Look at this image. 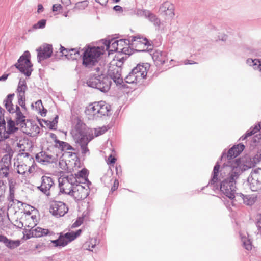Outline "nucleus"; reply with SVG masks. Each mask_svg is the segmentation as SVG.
<instances>
[{
	"label": "nucleus",
	"instance_id": "obj_6",
	"mask_svg": "<svg viewBox=\"0 0 261 261\" xmlns=\"http://www.w3.org/2000/svg\"><path fill=\"white\" fill-rule=\"evenodd\" d=\"M100 74H95L94 77H91L87 82L88 86L97 88L102 92H106L110 87V81L109 79L102 74V71H100Z\"/></svg>",
	"mask_w": 261,
	"mask_h": 261
},
{
	"label": "nucleus",
	"instance_id": "obj_9",
	"mask_svg": "<svg viewBox=\"0 0 261 261\" xmlns=\"http://www.w3.org/2000/svg\"><path fill=\"white\" fill-rule=\"evenodd\" d=\"M74 175L71 174L66 177H61L59 179V185L62 193L71 195L73 187L76 185Z\"/></svg>",
	"mask_w": 261,
	"mask_h": 261
},
{
	"label": "nucleus",
	"instance_id": "obj_33",
	"mask_svg": "<svg viewBox=\"0 0 261 261\" xmlns=\"http://www.w3.org/2000/svg\"><path fill=\"white\" fill-rule=\"evenodd\" d=\"M18 202L19 203H20L21 205L23 207L24 216V215H32L37 214V210L34 207H33L29 204L21 203L20 201H18Z\"/></svg>",
	"mask_w": 261,
	"mask_h": 261
},
{
	"label": "nucleus",
	"instance_id": "obj_39",
	"mask_svg": "<svg viewBox=\"0 0 261 261\" xmlns=\"http://www.w3.org/2000/svg\"><path fill=\"white\" fill-rule=\"evenodd\" d=\"M111 78L113 81L118 84H121L122 82V78L121 77V74L118 71V68H116L114 70L113 73H110Z\"/></svg>",
	"mask_w": 261,
	"mask_h": 261
},
{
	"label": "nucleus",
	"instance_id": "obj_55",
	"mask_svg": "<svg viewBox=\"0 0 261 261\" xmlns=\"http://www.w3.org/2000/svg\"><path fill=\"white\" fill-rule=\"evenodd\" d=\"M9 240L6 236L4 235H0V242L3 243L5 246L7 245V242Z\"/></svg>",
	"mask_w": 261,
	"mask_h": 261
},
{
	"label": "nucleus",
	"instance_id": "obj_11",
	"mask_svg": "<svg viewBox=\"0 0 261 261\" xmlns=\"http://www.w3.org/2000/svg\"><path fill=\"white\" fill-rule=\"evenodd\" d=\"M250 188L253 191L261 190V168L254 170L248 178Z\"/></svg>",
	"mask_w": 261,
	"mask_h": 261
},
{
	"label": "nucleus",
	"instance_id": "obj_8",
	"mask_svg": "<svg viewBox=\"0 0 261 261\" xmlns=\"http://www.w3.org/2000/svg\"><path fill=\"white\" fill-rule=\"evenodd\" d=\"M46 142L48 146H50V144L54 143L55 147L58 148L61 151L75 150V149L68 143L60 141L58 139L57 136L53 133H50L48 134L46 137Z\"/></svg>",
	"mask_w": 261,
	"mask_h": 261
},
{
	"label": "nucleus",
	"instance_id": "obj_3",
	"mask_svg": "<svg viewBox=\"0 0 261 261\" xmlns=\"http://www.w3.org/2000/svg\"><path fill=\"white\" fill-rule=\"evenodd\" d=\"M71 134L76 143L80 145L83 154H86L89 152L87 147L88 143L93 138V132L91 135L90 133L87 132L79 125L71 130Z\"/></svg>",
	"mask_w": 261,
	"mask_h": 261
},
{
	"label": "nucleus",
	"instance_id": "obj_30",
	"mask_svg": "<svg viewBox=\"0 0 261 261\" xmlns=\"http://www.w3.org/2000/svg\"><path fill=\"white\" fill-rule=\"evenodd\" d=\"M31 232L33 237L39 238L47 235L49 233V231L47 229H44L40 227H37L33 229Z\"/></svg>",
	"mask_w": 261,
	"mask_h": 261
},
{
	"label": "nucleus",
	"instance_id": "obj_13",
	"mask_svg": "<svg viewBox=\"0 0 261 261\" xmlns=\"http://www.w3.org/2000/svg\"><path fill=\"white\" fill-rule=\"evenodd\" d=\"M11 95H8V99L5 104L6 109L12 115L14 114L15 118L16 121V124L19 125L20 122L24 121L25 116L21 113L19 107L17 105H14L12 103L11 100L10 99V97Z\"/></svg>",
	"mask_w": 261,
	"mask_h": 261
},
{
	"label": "nucleus",
	"instance_id": "obj_36",
	"mask_svg": "<svg viewBox=\"0 0 261 261\" xmlns=\"http://www.w3.org/2000/svg\"><path fill=\"white\" fill-rule=\"evenodd\" d=\"M220 165L216 164L213 169V174L211 180L209 182V185H212L217 182L218 180V175L220 169Z\"/></svg>",
	"mask_w": 261,
	"mask_h": 261
},
{
	"label": "nucleus",
	"instance_id": "obj_41",
	"mask_svg": "<svg viewBox=\"0 0 261 261\" xmlns=\"http://www.w3.org/2000/svg\"><path fill=\"white\" fill-rule=\"evenodd\" d=\"M58 116L56 115L53 121L44 120V123L50 129H55L58 123Z\"/></svg>",
	"mask_w": 261,
	"mask_h": 261
},
{
	"label": "nucleus",
	"instance_id": "obj_53",
	"mask_svg": "<svg viewBox=\"0 0 261 261\" xmlns=\"http://www.w3.org/2000/svg\"><path fill=\"white\" fill-rule=\"evenodd\" d=\"M5 190V185L2 180H0V196H1L4 193Z\"/></svg>",
	"mask_w": 261,
	"mask_h": 261
},
{
	"label": "nucleus",
	"instance_id": "obj_34",
	"mask_svg": "<svg viewBox=\"0 0 261 261\" xmlns=\"http://www.w3.org/2000/svg\"><path fill=\"white\" fill-rule=\"evenodd\" d=\"M143 14L146 17H148L149 19L153 22L155 25H159L160 24V20L156 17V16L151 13L148 10H143Z\"/></svg>",
	"mask_w": 261,
	"mask_h": 261
},
{
	"label": "nucleus",
	"instance_id": "obj_29",
	"mask_svg": "<svg viewBox=\"0 0 261 261\" xmlns=\"http://www.w3.org/2000/svg\"><path fill=\"white\" fill-rule=\"evenodd\" d=\"M27 89L28 87L25 80L20 79L17 89L18 96H25V92Z\"/></svg>",
	"mask_w": 261,
	"mask_h": 261
},
{
	"label": "nucleus",
	"instance_id": "obj_18",
	"mask_svg": "<svg viewBox=\"0 0 261 261\" xmlns=\"http://www.w3.org/2000/svg\"><path fill=\"white\" fill-rule=\"evenodd\" d=\"M149 45L148 40L143 37H135L132 40V47L138 51H144L147 50Z\"/></svg>",
	"mask_w": 261,
	"mask_h": 261
},
{
	"label": "nucleus",
	"instance_id": "obj_58",
	"mask_svg": "<svg viewBox=\"0 0 261 261\" xmlns=\"http://www.w3.org/2000/svg\"><path fill=\"white\" fill-rule=\"evenodd\" d=\"M9 75V74L5 73L3 74L1 76H0V82L5 81L7 79Z\"/></svg>",
	"mask_w": 261,
	"mask_h": 261
},
{
	"label": "nucleus",
	"instance_id": "obj_50",
	"mask_svg": "<svg viewBox=\"0 0 261 261\" xmlns=\"http://www.w3.org/2000/svg\"><path fill=\"white\" fill-rule=\"evenodd\" d=\"M9 189H10V195H9V199L10 201H13L14 198V187L10 184L9 185Z\"/></svg>",
	"mask_w": 261,
	"mask_h": 261
},
{
	"label": "nucleus",
	"instance_id": "obj_37",
	"mask_svg": "<svg viewBox=\"0 0 261 261\" xmlns=\"http://www.w3.org/2000/svg\"><path fill=\"white\" fill-rule=\"evenodd\" d=\"M74 178H75L76 182H77V179L82 178L86 179L88 176V170L83 168L81 170L79 169L77 171L74 173Z\"/></svg>",
	"mask_w": 261,
	"mask_h": 261
},
{
	"label": "nucleus",
	"instance_id": "obj_44",
	"mask_svg": "<svg viewBox=\"0 0 261 261\" xmlns=\"http://www.w3.org/2000/svg\"><path fill=\"white\" fill-rule=\"evenodd\" d=\"M247 63L250 66L259 64L257 67H254V69L258 70L261 72V61L257 59H248L247 60Z\"/></svg>",
	"mask_w": 261,
	"mask_h": 261
},
{
	"label": "nucleus",
	"instance_id": "obj_61",
	"mask_svg": "<svg viewBox=\"0 0 261 261\" xmlns=\"http://www.w3.org/2000/svg\"><path fill=\"white\" fill-rule=\"evenodd\" d=\"M114 9L116 11L122 12V11H123L122 8L120 6H119V5L115 6L114 7Z\"/></svg>",
	"mask_w": 261,
	"mask_h": 261
},
{
	"label": "nucleus",
	"instance_id": "obj_40",
	"mask_svg": "<svg viewBox=\"0 0 261 261\" xmlns=\"http://www.w3.org/2000/svg\"><path fill=\"white\" fill-rule=\"evenodd\" d=\"M60 51L62 53L63 55H64L67 58H69V57L70 55H69V53L70 52H74V55H75L76 54L79 55V51L77 50L75 48H71V49H68L62 46H61L60 47Z\"/></svg>",
	"mask_w": 261,
	"mask_h": 261
},
{
	"label": "nucleus",
	"instance_id": "obj_52",
	"mask_svg": "<svg viewBox=\"0 0 261 261\" xmlns=\"http://www.w3.org/2000/svg\"><path fill=\"white\" fill-rule=\"evenodd\" d=\"M118 186H119V181L117 179H115L114 182H113V185L111 187V191L112 192L115 191V190H116L117 189Z\"/></svg>",
	"mask_w": 261,
	"mask_h": 261
},
{
	"label": "nucleus",
	"instance_id": "obj_7",
	"mask_svg": "<svg viewBox=\"0 0 261 261\" xmlns=\"http://www.w3.org/2000/svg\"><path fill=\"white\" fill-rule=\"evenodd\" d=\"M31 54L29 51H25L20 56L15 66L26 76H29L33 71V64L31 61Z\"/></svg>",
	"mask_w": 261,
	"mask_h": 261
},
{
	"label": "nucleus",
	"instance_id": "obj_43",
	"mask_svg": "<svg viewBox=\"0 0 261 261\" xmlns=\"http://www.w3.org/2000/svg\"><path fill=\"white\" fill-rule=\"evenodd\" d=\"M35 105L36 109L39 111V113L42 116L45 115L47 110L44 108L41 100L37 101L35 102Z\"/></svg>",
	"mask_w": 261,
	"mask_h": 261
},
{
	"label": "nucleus",
	"instance_id": "obj_19",
	"mask_svg": "<svg viewBox=\"0 0 261 261\" xmlns=\"http://www.w3.org/2000/svg\"><path fill=\"white\" fill-rule=\"evenodd\" d=\"M89 194V189L80 184H76L73 189L71 194L77 201L82 200L86 198Z\"/></svg>",
	"mask_w": 261,
	"mask_h": 261
},
{
	"label": "nucleus",
	"instance_id": "obj_60",
	"mask_svg": "<svg viewBox=\"0 0 261 261\" xmlns=\"http://www.w3.org/2000/svg\"><path fill=\"white\" fill-rule=\"evenodd\" d=\"M254 134V132H253L251 130H248L245 135V138H246L248 137L251 136L252 135Z\"/></svg>",
	"mask_w": 261,
	"mask_h": 261
},
{
	"label": "nucleus",
	"instance_id": "obj_24",
	"mask_svg": "<svg viewBox=\"0 0 261 261\" xmlns=\"http://www.w3.org/2000/svg\"><path fill=\"white\" fill-rule=\"evenodd\" d=\"M22 220V224H24V227L33 228L37 224L38 217L37 214L24 215Z\"/></svg>",
	"mask_w": 261,
	"mask_h": 261
},
{
	"label": "nucleus",
	"instance_id": "obj_54",
	"mask_svg": "<svg viewBox=\"0 0 261 261\" xmlns=\"http://www.w3.org/2000/svg\"><path fill=\"white\" fill-rule=\"evenodd\" d=\"M83 223V219L81 218H79L73 224L72 227H76L81 225Z\"/></svg>",
	"mask_w": 261,
	"mask_h": 261
},
{
	"label": "nucleus",
	"instance_id": "obj_23",
	"mask_svg": "<svg viewBox=\"0 0 261 261\" xmlns=\"http://www.w3.org/2000/svg\"><path fill=\"white\" fill-rule=\"evenodd\" d=\"M118 53H122L125 55H130L132 53L129 46V41L126 39L117 40Z\"/></svg>",
	"mask_w": 261,
	"mask_h": 261
},
{
	"label": "nucleus",
	"instance_id": "obj_28",
	"mask_svg": "<svg viewBox=\"0 0 261 261\" xmlns=\"http://www.w3.org/2000/svg\"><path fill=\"white\" fill-rule=\"evenodd\" d=\"M6 159L2 158L0 162V175L3 177H7L9 174L10 162L6 161Z\"/></svg>",
	"mask_w": 261,
	"mask_h": 261
},
{
	"label": "nucleus",
	"instance_id": "obj_51",
	"mask_svg": "<svg viewBox=\"0 0 261 261\" xmlns=\"http://www.w3.org/2000/svg\"><path fill=\"white\" fill-rule=\"evenodd\" d=\"M106 131V128H99L97 129H94V136L97 137L99 135L103 134Z\"/></svg>",
	"mask_w": 261,
	"mask_h": 261
},
{
	"label": "nucleus",
	"instance_id": "obj_10",
	"mask_svg": "<svg viewBox=\"0 0 261 261\" xmlns=\"http://www.w3.org/2000/svg\"><path fill=\"white\" fill-rule=\"evenodd\" d=\"M82 230L79 229L76 231H70L64 234H60L58 239L53 241L52 242L56 246L64 247L67 245L69 243L74 240L81 235Z\"/></svg>",
	"mask_w": 261,
	"mask_h": 261
},
{
	"label": "nucleus",
	"instance_id": "obj_45",
	"mask_svg": "<svg viewBox=\"0 0 261 261\" xmlns=\"http://www.w3.org/2000/svg\"><path fill=\"white\" fill-rule=\"evenodd\" d=\"M20 245V241L19 240H11L9 239L6 246L11 249H14L18 247Z\"/></svg>",
	"mask_w": 261,
	"mask_h": 261
},
{
	"label": "nucleus",
	"instance_id": "obj_47",
	"mask_svg": "<svg viewBox=\"0 0 261 261\" xmlns=\"http://www.w3.org/2000/svg\"><path fill=\"white\" fill-rule=\"evenodd\" d=\"M46 24V20L44 19H42L39 21L36 24L33 25V28L37 29H41L44 28Z\"/></svg>",
	"mask_w": 261,
	"mask_h": 261
},
{
	"label": "nucleus",
	"instance_id": "obj_64",
	"mask_svg": "<svg viewBox=\"0 0 261 261\" xmlns=\"http://www.w3.org/2000/svg\"><path fill=\"white\" fill-rule=\"evenodd\" d=\"M260 126H255L251 130L254 132V134L256 133L259 130Z\"/></svg>",
	"mask_w": 261,
	"mask_h": 261
},
{
	"label": "nucleus",
	"instance_id": "obj_16",
	"mask_svg": "<svg viewBox=\"0 0 261 261\" xmlns=\"http://www.w3.org/2000/svg\"><path fill=\"white\" fill-rule=\"evenodd\" d=\"M147 70L146 67L142 65H138L132 71V72L126 77V81L127 83H134V80L128 81L130 78L139 79L141 80L145 78L147 75Z\"/></svg>",
	"mask_w": 261,
	"mask_h": 261
},
{
	"label": "nucleus",
	"instance_id": "obj_1",
	"mask_svg": "<svg viewBox=\"0 0 261 261\" xmlns=\"http://www.w3.org/2000/svg\"><path fill=\"white\" fill-rule=\"evenodd\" d=\"M18 128L15 126V123L11 119L7 122V130L5 127V122L4 120L0 122V142L3 140L10 138L8 141L11 144L15 142H18L17 145L20 150H24L25 147L24 143L26 141L24 139H22L21 136L19 135H16L15 133L17 132Z\"/></svg>",
	"mask_w": 261,
	"mask_h": 261
},
{
	"label": "nucleus",
	"instance_id": "obj_49",
	"mask_svg": "<svg viewBox=\"0 0 261 261\" xmlns=\"http://www.w3.org/2000/svg\"><path fill=\"white\" fill-rule=\"evenodd\" d=\"M18 103L22 108L26 109L25 107V96H18Z\"/></svg>",
	"mask_w": 261,
	"mask_h": 261
},
{
	"label": "nucleus",
	"instance_id": "obj_25",
	"mask_svg": "<svg viewBox=\"0 0 261 261\" xmlns=\"http://www.w3.org/2000/svg\"><path fill=\"white\" fill-rule=\"evenodd\" d=\"M152 59L156 65H162L167 60V54L161 50H155L152 55Z\"/></svg>",
	"mask_w": 261,
	"mask_h": 261
},
{
	"label": "nucleus",
	"instance_id": "obj_35",
	"mask_svg": "<svg viewBox=\"0 0 261 261\" xmlns=\"http://www.w3.org/2000/svg\"><path fill=\"white\" fill-rule=\"evenodd\" d=\"M97 243L96 238H90L83 244V247L86 250L92 251L91 249L94 248Z\"/></svg>",
	"mask_w": 261,
	"mask_h": 261
},
{
	"label": "nucleus",
	"instance_id": "obj_56",
	"mask_svg": "<svg viewBox=\"0 0 261 261\" xmlns=\"http://www.w3.org/2000/svg\"><path fill=\"white\" fill-rule=\"evenodd\" d=\"M62 6L61 4H54L53 6V11H59L61 9H62Z\"/></svg>",
	"mask_w": 261,
	"mask_h": 261
},
{
	"label": "nucleus",
	"instance_id": "obj_15",
	"mask_svg": "<svg viewBox=\"0 0 261 261\" xmlns=\"http://www.w3.org/2000/svg\"><path fill=\"white\" fill-rule=\"evenodd\" d=\"M19 124L21 127L22 131L31 137L37 136L40 132V128L37 124L28 120L25 121V118L24 121L20 122Z\"/></svg>",
	"mask_w": 261,
	"mask_h": 261
},
{
	"label": "nucleus",
	"instance_id": "obj_12",
	"mask_svg": "<svg viewBox=\"0 0 261 261\" xmlns=\"http://www.w3.org/2000/svg\"><path fill=\"white\" fill-rule=\"evenodd\" d=\"M236 182L228 181V180L222 181L220 187L221 193L231 199H233L236 197Z\"/></svg>",
	"mask_w": 261,
	"mask_h": 261
},
{
	"label": "nucleus",
	"instance_id": "obj_4",
	"mask_svg": "<svg viewBox=\"0 0 261 261\" xmlns=\"http://www.w3.org/2000/svg\"><path fill=\"white\" fill-rule=\"evenodd\" d=\"M103 48L99 47H88L83 56V64L86 67L94 65L99 60L100 56L103 54Z\"/></svg>",
	"mask_w": 261,
	"mask_h": 261
},
{
	"label": "nucleus",
	"instance_id": "obj_5",
	"mask_svg": "<svg viewBox=\"0 0 261 261\" xmlns=\"http://www.w3.org/2000/svg\"><path fill=\"white\" fill-rule=\"evenodd\" d=\"M60 168L64 171L73 174L82 167V163L75 153H71V156L67 160H61Z\"/></svg>",
	"mask_w": 261,
	"mask_h": 261
},
{
	"label": "nucleus",
	"instance_id": "obj_27",
	"mask_svg": "<svg viewBox=\"0 0 261 261\" xmlns=\"http://www.w3.org/2000/svg\"><path fill=\"white\" fill-rule=\"evenodd\" d=\"M244 145L241 144L234 146L228 150V157L230 158H236L244 150Z\"/></svg>",
	"mask_w": 261,
	"mask_h": 261
},
{
	"label": "nucleus",
	"instance_id": "obj_48",
	"mask_svg": "<svg viewBox=\"0 0 261 261\" xmlns=\"http://www.w3.org/2000/svg\"><path fill=\"white\" fill-rule=\"evenodd\" d=\"M116 160L117 159L115 156L112 155H110L107 160V163L110 166H114Z\"/></svg>",
	"mask_w": 261,
	"mask_h": 261
},
{
	"label": "nucleus",
	"instance_id": "obj_38",
	"mask_svg": "<svg viewBox=\"0 0 261 261\" xmlns=\"http://www.w3.org/2000/svg\"><path fill=\"white\" fill-rule=\"evenodd\" d=\"M240 236L241 237V240L243 243L244 246L246 249L247 250H251L252 248V245L250 240L248 238V235L247 234V236H246V235L243 236L242 232H241L240 233Z\"/></svg>",
	"mask_w": 261,
	"mask_h": 261
},
{
	"label": "nucleus",
	"instance_id": "obj_63",
	"mask_svg": "<svg viewBox=\"0 0 261 261\" xmlns=\"http://www.w3.org/2000/svg\"><path fill=\"white\" fill-rule=\"evenodd\" d=\"M97 2L100 4L102 5H106L108 2V0H95Z\"/></svg>",
	"mask_w": 261,
	"mask_h": 261
},
{
	"label": "nucleus",
	"instance_id": "obj_57",
	"mask_svg": "<svg viewBox=\"0 0 261 261\" xmlns=\"http://www.w3.org/2000/svg\"><path fill=\"white\" fill-rule=\"evenodd\" d=\"M94 71H95V72L93 73V75L92 77H94L95 74H100V71H102V74H103V71L102 68L101 67H97V68H95Z\"/></svg>",
	"mask_w": 261,
	"mask_h": 261
},
{
	"label": "nucleus",
	"instance_id": "obj_20",
	"mask_svg": "<svg viewBox=\"0 0 261 261\" xmlns=\"http://www.w3.org/2000/svg\"><path fill=\"white\" fill-rule=\"evenodd\" d=\"M159 11L162 15L168 17L174 15V6L169 2H164L160 7Z\"/></svg>",
	"mask_w": 261,
	"mask_h": 261
},
{
	"label": "nucleus",
	"instance_id": "obj_21",
	"mask_svg": "<svg viewBox=\"0 0 261 261\" xmlns=\"http://www.w3.org/2000/svg\"><path fill=\"white\" fill-rule=\"evenodd\" d=\"M54 184V181L51 177L43 176L42 177L41 184L39 188L44 193L49 195V191Z\"/></svg>",
	"mask_w": 261,
	"mask_h": 261
},
{
	"label": "nucleus",
	"instance_id": "obj_32",
	"mask_svg": "<svg viewBox=\"0 0 261 261\" xmlns=\"http://www.w3.org/2000/svg\"><path fill=\"white\" fill-rule=\"evenodd\" d=\"M107 50L108 51V55L110 56L114 51L118 52L117 40H112L106 43Z\"/></svg>",
	"mask_w": 261,
	"mask_h": 261
},
{
	"label": "nucleus",
	"instance_id": "obj_46",
	"mask_svg": "<svg viewBox=\"0 0 261 261\" xmlns=\"http://www.w3.org/2000/svg\"><path fill=\"white\" fill-rule=\"evenodd\" d=\"M238 173L234 169H233L230 173L229 177L225 180H228V181H232L233 182H236V180L238 178Z\"/></svg>",
	"mask_w": 261,
	"mask_h": 261
},
{
	"label": "nucleus",
	"instance_id": "obj_59",
	"mask_svg": "<svg viewBox=\"0 0 261 261\" xmlns=\"http://www.w3.org/2000/svg\"><path fill=\"white\" fill-rule=\"evenodd\" d=\"M4 149L5 150L6 152H7L8 153H10L12 151V150L10 146L7 144H6V147L4 148Z\"/></svg>",
	"mask_w": 261,
	"mask_h": 261
},
{
	"label": "nucleus",
	"instance_id": "obj_62",
	"mask_svg": "<svg viewBox=\"0 0 261 261\" xmlns=\"http://www.w3.org/2000/svg\"><path fill=\"white\" fill-rule=\"evenodd\" d=\"M69 55L70 57H69V59H76V57L79 55L78 54H76L75 55H74V52H70L69 53Z\"/></svg>",
	"mask_w": 261,
	"mask_h": 261
},
{
	"label": "nucleus",
	"instance_id": "obj_26",
	"mask_svg": "<svg viewBox=\"0 0 261 261\" xmlns=\"http://www.w3.org/2000/svg\"><path fill=\"white\" fill-rule=\"evenodd\" d=\"M98 117L108 116L111 114V107L105 101H98Z\"/></svg>",
	"mask_w": 261,
	"mask_h": 261
},
{
	"label": "nucleus",
	"instance_id": "obj_42",
	"mask_svg": "<svg viewBox=\"0 0 261 261\" xmlns=\"http://www.w3.org/2000/svg\"><path fill=\"white\" fill-rule=\"evenodd\" d=\"M89 4V2L88 1H83L81 2H79L76 3L74 10L75 11H81L84 10L87 7Z\"/></svg>",
	"mask_w": 261,
	"mask_h": 261
},
{
	"label": "nucleus",
	"instance_id": "obj_2",
	"mask_svg": "<svg viewBox=\"0 0 261 261\" xmlns=\"http://www.w3.org/2000/svg\"><path fill=\"white\" fill-rule=\"evenodd\" d=\"M17 172L20 174H32L36 175L40 172L37 167L34 159L28 153L19 154L18 158Z\"/></svg>",
	"mask_w": 261,
	"mask_h": 261
},
{
	"label": "nucleus",
	"instance_id": "obj_14",
	"mask_svg": "<svg viewBox=\"0 0 261 261\" xmlns=\"http://www.w3.org/2000/svg\"><path fill=\"white\" fill-rule=\"evenodd\" d=\"M68 208L63 202L53 201L49 206V212L54 216L62 217L67 213Z\"/></svg>",
	"mask_w": 261,
	"mask_h": 261
},
{
	"label": "nucleus",
	"instance_id": "obj_22",
	"mask_svg": "<svg viewBox=\"0 0 261 261\" xmlns=\"http://www.w3.org/2000/svg\"><path fill=\"white\" fill-rule=\"evenodd\" d=\"M98 102H94L90 103L85 110L86 114L89 119H92L95 117H98Z\"/></svg>",
	"mask_w": 261,
	"mask_h": 261
},
{
	"label": "nucleus",
	"instance_id": "obj_31",
	"mask_svg": "<svg viewBox=\"0 0 261 261\" xmlns=\"http://www.w3.org/2000/svg\"><path fill=\"white\" fill-rule=\"evenodd\" d=\"M36 159L39 163H48L50 162L52 156L50 155L47 154L44 152H40L36 154Z\"/></svg>",
	"mask_w": 261,
	"mask_h": 261
},
{
	"label": "nucleus",
	"instance_id": "obj_17",
	"mask_svg": "<svg viewBox=\"0 0 261 261\" xmlns=\"http://www.w3.org/2000/svg\"><path fill=\"white\" fill-rule=\"evenodd\" d=\"M37 52V59L39 62L50 58L53 54L52 45L48 44H44L41 45L36 50Z\"/></svg>",
	"mask_w": 261,
	"mask_h": 261
}]
</instances>
